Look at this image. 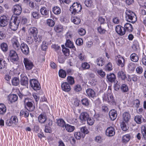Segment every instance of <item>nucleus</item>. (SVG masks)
<instances>
[{"instance_id": "obj_1", "label": "nucleus", "mask_w": 146, "mask_h": 146, "mask_svg": "<svg viewBox=\"0 0 146 146\" xmlns=\"http://www.w3.org/2000/svg\"><path fill=\"white\" fill-rule=\"evenodd\" d=\"M25 108L29 111H33L35 109L33 101L31 98H25L24 100Z\"/></svg>"}, {"instance_id": "obj_2", "label": "nucleus", "mask_w": 146, "mask_h": 146, "mask_svg": "<svg viewBox=\"0 0 146 146\" xmlns=\"http://www.w3.org/2000/svg\"><path fill=\"white\" fill-rule=\"evenodd\" d=\"M21 17L20 16H16L15 17L13 21H10L9 26L10 29L13 31L17 30L20 22Z\"/></svg>"}, {"instance_id": "obj_3", "label": "nucleus", "mask_w": 146, "mask_h": 146, "mask_svg": "<svg viewBox=\"0 0 146 146\" xmlns=\"http://www.w3.org/2000/svg\"><path fill=\"white\" fill-rule=\"evenodd\" d=\"M125 19L127 21L134 23L136 21L135 14L130 10H127L126 12Z\"/></svg>"}, {"instance_id": "obj_4", "label": "nucleus", "mask_w": 146, "mask_h": 146, "mask_svg": "<svg viewBox=\"0 0 146 146\" xmlns=\"http://www.w3.org/2000/svg\"><path fill=\"white\" fill-rule=\"evenodd\" d=\"M82 9L81 5L76 2L74 3L72 6H70V10L72 14L75 15L81 12Z\"/></svg>"}, {"instance_id": "obj_5", "label": "nucleus", "mask_w": 146, "mask_h": 146, "mask_svg": "<svg viewBox=\"0 0 146 146\" xmlns=\"http://www.w3.org/2000/svg\"><path fill=\"white\" fill-rule=\"evenodd\" d=\"M29 83L31 87L35 90H39L41 88L40 85L38 80L35 79H30Z\"/></svg>"}, {"instance_id": "obj_6", "label": "nucleus", "mask_w": 146, "mask_h": 146, "mask_svg": "<svg viewBox=\"0 0 146 146\" xmlns=\"http://www.w3.org/2000/svg\"><path fill=\"white\" fill-rule=\"evenodd\" d=\"M9 56L10 58V60L12 62H16L19 60V57L18 54L16 51L13 50H10Z\"/></svg>"}, {"instance_id": "obj_7", "label": "nucleus", "mask_w": 146, "mask_h": 146, "mask_svg": "<svg viewBox=\"0 0 146 146\" xmlns=\"http://www.w3.org/2000/svg\"><path fill=\"white\" fill-rule=\"evenodd\" d=\"M23 62L25 68L27 70H30L32 69L34 66L33 62L28 58H24Z\"/></svg>"}, {"instance_id": "obj_8", "label": "nucleus", "mask_w": 146, "mask_h": 146, "mask_svg": "<svg viewBox=\"0 0 146 146\" xmlns=\"http://www.w3.org/2000/svg\"><path fill=\"white\" fill-rule=\"evenodd\" d=\"M115 61H117V63L118 65L121 67L125 66V59L123 57L120 55H118L115 56Z\"/></svg>"}, {"instance_id": "obj_9", "label": "nucleus", "mask_w": 146, "mask_h": 146, "mask_svg": "<svg viewBox=\"0 0 146 146\" xmlns=\"http://www.w3.org/2000/svg\"><path fill=\"white\" fill-rule=\"evenodd\" d=\"M18 121L17 117L16 116H12L10 119H8L6 122V124L9 126H12L14 124H15Z\"/></svg>"}, {"instance_id": "obj_10", "label": "nucleus", "mask_w": 146, "mask_h": 146, "mask_svg": "<svg viewBox=\"0 0 146 146\" xmlns=\"http://www.w3.org/2000/svg\"><path fill=\"white\" fill-rule=\"evenodd\" d=\"M20 48L21 49L22 52L25 55H28L29 54L30 51L28 45L24 42L22 43L21 45Z\"/></svg>"}, {"instance_id": "obj_11", "label": "nucleus", "mask_w": 146, "mask_h": 146, "mask_svg": "<svg viewBox=\"0 0 146 146\" xmlns=\"http://www.w3.org/2000/svg\"><path fill=\"white\" fill-rule=\"evenodd\" d=\"M103 101L108 102H113L114 100L113 95L111 94H104L102 97Z\"/></svg>"}, {"instance_id": "obj_12", "label": "nucleus", "mask_w": 146, "mask_h": 146, "mask_svg": "<svg viewBox=\"0 0 146 146\" xmlns=\"http://www.w3.org/2000/svg\"><path fill=\"white\" fill-rule=\"evenodd\" d=\"M13 47L15 49L18 50L20 49L21 46L16 37H14L11 40Z\"/></svg>"}, {"instance_id": "obj_13", "label": "nucleus", "mask_w": 146, "mask_h": 146, "mask_svg": "<svg viewBox=\"0 0 146 146\" xmlns=\"http://www.w3.org/2000/svg\"><path fill=\"white\" fill-rule=\"evenodd\" d=\"M13 12L15 15H19L21 13L22 8L21 6L19 5H14L13 8Z\"/></svg>"}, {"instance_id": "obj_14", "label": "nucleus", "mask_w": 146, "mask_h": 146, "mask_svg": "<svg viewBox=\"0 0 146 146\" xmlns=\"http://www.w3.org/2000/svg\"><path fill=\"white\" fill-rule=\"evenodd\" d=\"M17 96L15 94H10L7 97V99L8 101V103L11 104L13 103L16 101L18 100Z\"/></svg>"}, {"instance_id": "obj_15", "label": "nucleus", "mask_w": 146, "mask_h": 146, "mask_svg": "<svg viewBox=\"0 0 146 146\" xmlns=\"http://www.w3.org/2000/svg\"><path fill=\"white\" fill-rule=\"evenodd\" d=\"M61 87L62 90L66 92H68L71 90L70 85L67 82H65L62 83L61 84Z\"/></svg>"}, {"instance_id": "obj_16", "label": "nucleus", "mask_w": 146, "mask_h": 146, "mask_svg": "<svg viewBox=\"0 0 146 146\" xmlns=\"http://www.w3.org/2000/svg\"><path fill=\"white\" fill-rule=\"evenodd\" d=\"M106 135L109 137L113 136L115 134V129L113 127H110L108 128L106 130Z\"/></svg>"}, {"instance_id": "obj_17", "label": "nucleus", "mask_w": 146, "mask_h": 146, "mask_svg": "<svg viewBox=\"0 0 146 146\" xmlns=\"http://www.w3.org/2000/svg\"><path fill=\"white\" fill-rule=\"evenodd\" d=\"M115 30L116 32L121 36L124 35L125 33V30L124 27L120 25L116 26Z\"/></svg>"}, {"instance_id": "obj_18", "label": "nucleus", "mask_w": 146, "mask_h": 146, "mask_svg": "<svg viewBox=\"0 0 146 146\" xmlns=\"http://www.w3.org/2000/svg\"><path fill=\"white\" fill-rule=\"evenodd\" d=\"M89 116V115L88 113L84 112L81 113L79 117L80 119L83 122L86 121Z\"/></svg>"}, {"instance_id": "obj_19", "label": "nucleus", "mask_w": 146, "mask_h": 146, "mask_svg": "<svg viewBox=\"0 0 146 146\" xmlns=\"http://www.w3.org/2000/svg\"><path fill=\"white\" fill-rule=\"evenodd\" d=\"M29 36H32V37L37 35L38 31L37 28L36 27H31L28 30Z\"/></svg>"}, {"instance_id": "obj_20", "label": "nucleus", "mask_w": 146, "mask_h": 146, "mask_svg": "<svg viewBox=\"0 0 146 146\" xmlns=\"http://www.w3.org/2000/svg\"><path fill=\"white\" fill-rule=\"evenodd\" d=\"M5 16H1L0 17V26L4 27L8 24V21Z\"/></svg>"}, {"instance_id": "obj_21", "label": "nucleus", "mask_w": 146, "mask_h": 146, "mask_svg": "<svg viewBox=\"0 0 146 146\" xmlns=\"http://www.w3.org/2000/svg\"><path fill=\"white\" fill-rule=\"evenodd\" d=\"M21 78L20 83L21 85L27 86H28L29 84V79L27 76H24L21 77Z\"/></svg>"}, {"instance_id": "obj_22", "label": "nucleus", "mask_w": 146, "mask_h": 146, "mask_svg": "<svg viewBox=\"0 0 146 146\" xmlns=\"http://www.w3.org/2000/svg\"><path fill=\"white\" fill-rule=\"evenodd\" d=\"M87 96L89 98H94L95 96L96 93L91 88L88 89L86 91Z\"/></svg>"}, {"instance_id": "obj_23", "label": "nucleus", "mask_w": 146, "mask_h": 146, "mask_svg": "<svg viewBox=\"0 0 146 146\" xmlns=\"http://www.w3.org/2000/svg\"><path fill=\"white\" fill-rule=\"evenodd\" d=\"M47 117L45 114L41 113L38 117V120L41 123H44L46 120Z\"/></svg>"}, {"instance_id": "obj_24", "label": "nucleus", "mask_w": 146, "mask_h": 146, "mask_svg": "<svg viewBox=\"0 0 146 146\" xmlns=\"http://www.w3.org/2000/svg\"><path fill=\"white\" fill-rule=\"evenodd\" d=\"M56 123L57 125L61 128L64 127L66 123L64 120L62 118L56 119Z\"/></svg>"}, {"instance_id": "obj_25", "label": "nucleus", "mask_w": 146, "mask_h": 146, "mask_svg": "<svg viewBox=\"0 0 146 146\" xmlns=\"http://www.w3.org/2000/svg\"><path fill=\"white\" fill-rule=\"evenodd\" d=\"M109 115L111 119L112 120H114L117 116L116 111L114 109L111 110L109 113Z\"/></svg>"}, {"instance_id": "obj_26", "label": "nucleus", "mask_w": 146, "mask_h": 146, "mask_svg": "<svg viewBox=\"0 0 146 146\" xmlns=\"http://www.w3.org/2000/svg\"><path fill=\"white\" fill-rule=\"evenodd\" d=\"M65 44L66 47L72 48L75 51L76 50V48L74 45L73 42L71 40H66Z\"/></svg>"}, {"instance_id": "obj_27", "label": "nucleus", "mask_w": 146, "mask_h": 146, "mask_svg": "<svg viewBox=\"0 0 146 146\" xmlns=\"http://www.w3.org/2000/svg\"><path fill=\"white\" fill-rule=\"evenodd\" d=\"M81 102L84 107H88L90 105V101L87 98H85L81 100Z\"/></svg>"}, {"instance_id": "obj_28", "label": "nucleus", "mask_w": 146, "mask_h": 146, "mask_svg": "<svg viewBox=\"0 0 146 146\" xmlns=\"http://www.w3.org/2000/svg\"><path fill=\"white\" fill-rule=\"evenodd\" d=\"M124 28L125 30L128 31L129 32H132L133 30L132 25L129 23H126L125 24L124 26Z\"/></svg>"}, {"instance_id": "obj_29", "label": "nucleus", "mask_w": 146, "mask_h": 146, "mask_svg": "<svg viewBox=\"0 0 146 146\" xmlns=\"http://www.w3.org/2000/svg\"><path fill=\"white\" fill-rule=\"evenodd\" d=\"M107 77L109 82L115 83L116 77L115 75L113 73H110V74L107 75Z\"/></svg>"}, {"instance_id": "obj_30", "label": "nucleus", "mask_w": 146, "mask_h": 146, "mask_svg": "<svg viewBox=\"0 0 146 146\" xmlns=\"http://www.w3.org/2000/svg\"><path fill=\"white\" fill-rule=\"evenodd\" d=\"M40 11L42 15L45 16L46 17H48L49 10L47 8L43 7L40 9Z\"/></svg>"}, {"instance_id": "obj_31", "label": "nucleus", "mask_w": 146, "mask_h": 146, "mask_svg": "<svg viewBox=\"0 0 146 146\" xmlns=\"http://www.w3.org/2000/svg\"><path fill=\"white\" fill-rule=\"evenodd\" d=\"M64 127L66 130L68 132H73L75 129V127L67 123L65 125Z\"/></svg>"}, {"instance_id": "obj_32", "label": "nucleus", "mask_w": 146, "mask_h": 146, "mask_svg": "<svg viewBox=\"0 0 146 146\" xmlns=\"http://www.w3.org/2000/svg\"><path fill=\"white\" fill-rule=\"evenodd\" d=\"M117 77L122 80H125L127 78L125 73L123 71H119L117 72Z\"/></svg>"}, {"instance_id": "obj_33", "label": "nucleus", "mask_w": 146, "mask_h": 146, "mask_svg": "<svg viewBox=\"0 0 146 146\" xmlns=\"http://www.w3.org/2000/svg\"><path fill=\"white\" fill-rule=\"evenodd\" d=\"M0 47L1 49L4 52H6L8 50V44L5 42H3L0 44Z\"/></svg>"}, {"instance_id": "obj_34", "label": "nucleus", "mask_w": 146, "mask_h": 146, "mask_svg": "<svg viewBox=\"0 0 146 146\" xmlns=\"http://www.w3.org/2000/svg\"><path fill=\"white\" fill-rule=\"evenodd\" d=\"M7 108L5 105L3 103L0 104V115H3L6 113Z\"/></svg>"}, {"instance_id": "obj_35", "label": "nucleus", "mask_w": 146, "mask_h": 146, "mask_svg": "<svg viewBox=\"0 0 146 146\" xmlns=\"http://www.w3.org/2000/svg\"><path fill=\"white\" fill-rule=\"evenodd\" d=\"M72 22L76 25H78L80 23L81 20L80 17L78 16H72L71 18Z\"/></svg>"}, {"instance_id": "obj_36", "label": "nucleus", "mask_w": 146, "mask_h": 146, "mask_svg": "<svg viewBox=\"0 0 146 146\" xmlns=\"http://www.w3.org/2000/svg\"><path fill=\"white\" fill-rule=\"evenodd\" d=\"M130 118V115L128 112L124 113L123 115V121L126 122H128Z\"/></svg>"}, {"instance_id": "obj_37", "label": "nucleus", "mask_w": 146, "mask_h": 146, "mask_svg": "<svg viewBox=\"0 0 146 146\" xmlns=\"http://www.w3.org/2000/svg\"><path fill=\"white\" fill-rule=\"evenodd\" d=\"M80 131L83 134L82 135V137L84 138L85 136V135L88 133L89 131L86 127V126L82 127L80 128Z\"/></svg>"}, {"instance_id": "obj_38", "label": "nucleus", "mask_w": 146, "mask_h": 146, "mask_svg": "<svg viewBox=\"0 0 146 146\" xmlns=\"http://www.w3.org/2000/svg\"><path fill=\"white\" fill-rule=\"evenodd\" d=\"M62 51L64 54L66 56H68L70 54V50L69 49L65 47L64 45L62 46Z\"/></svg>"}, {"instance_id": "obj_39", "label": "nucleus", "mask_w": 146, "mask_h": 146, "mask_svg": "<svg viewBox=\"0 0 146 146\" xmlns=\"http://www.w3.org/2000/svg\"><path fill=\"white\" fill-rule=\"evenodd\" d=\"M11 82L13 86H17L19 84V78L15 77L11 80Z\"/></svg>"}, {"instance_id": "obj_40", "label": "nucleus", "mask_w": 146, "mask_h": 146, "mask_svg": "<svg viewBox=\"0 0 146 146\" xmlns=\"http://www.w3.org/2000/svg\"><path fill=\"white\" fill-rule=\"evenodd\" d=\"M7 64L4 60L0 58V70L2 69H6Z\"/></svg>"}, {"instance_id": "obj_41", "label": "nucleus", "mask_w": 146, "mask_h": 146, "mask_svg": "<svg viewBox=\"0 0 146 146\" xmlns=\"http://www.w3.org/2000/svg\"><path fill=\"white\" fill-rule=\"evenodd\" d=\"M131 60L134 62H137L139 60V58L138 56L135 53L131 54L130 56Z\"/></svg>"}, {"instance_id": "obj_42", "label": "nucleus", "mask_w": 146, "mask_h": 146, "mask_svg": "<svg viewBox=\"0 0 146 146\" xmlns=\"http://www.w3.org/2000/svg\"><path fill=\"white\" fill-rule=\"evenodd\" d=\"M58 75L60 77L64 78L66 76V72L62 69H60L58 71Z\"/></svg>"}, {"instance_id": "obj_43", "label": "nucleus", "mask_w": 146, "mask_h": 146, "mask_svg": "<svg viewBox=\"0 0 146 146\" xmlns=\"http://www.w3.org/2000/svg\"><path fill=\"white\" fill-rule=\"evenodd\" d=\"M20 116H23L25 118H27L29 115V112L25 110H22L21 111L20 113Z\"/></svg>"}, {"instance_id": "obj_44", "label": "nucleus", "mask_w": 146, "mask_h": 146, "mask_svg": "<svg viewBox=\"0 0 146 146\" xmlns=\"http://www.w3.org/2000/svg\"><path fill=\"white\" fill-rule=\"evenodd\" d=\"M34 41L36 43H40L41 42L42 40V36H41L38 35L33 36Z\"/></svg>"}, {"instance_id": "obj_45", "label": "nucleus", "mask_w": 146, "mask_h": 146, "mask_svg": "<svg viewBox=\"0 0 146 146\" xmlns=\"http://www.w3.org/2000/svg\"><path fill=\"white\" fill-rule=\"evenodd\" d=\"M121 90L123 92L125 93L129 91V88L127 85L126 84H123L120 87Z\"/></svg>"}, {"instance_id": "obj_46", "label": "nucleus", "mask_w": 146, "mask_h": 146, "mask_svg": "<svg viewBox=\"0 0 146 146\" xmlns=\"http://www.w3.org/2000/svg\"><path fill=\"white\" fill-rule=\"evenodd\" d=\"M67 82L70 85H72L75 83L74 78L71 76H68L67 77Z\"/></svg>"}, {"instance_id": "obj_47", "label": "nucleus", "mask_w": 146, "mask_h": 146, "mask_svg": "<svg viewBox=\"0 0 146 146\" xmlns=\"http://www.w3.org/2000/svg\"><path fill=\"white\" fill-rule=\"evenodd\" d=\"M131 138V135L129 134H126L122 137V141L123 142L126 143L128 142Z\"/></svg>"}, {"instance_id": "obj_48", "label": "nucleus", "mask_w": 146, "mask_h": 146, "mask_svg": "<svg viewBox=\"0 0 146 146\" xmlns=\"http://www.w3.org/2000/svg\"><path fill=\"white\" fill-rule=\"evenodd\" d=\"M127 122L123 121L120 125L121 129L123 131H126L128 129V127L127 125Z\"/></svg>"}, {"instance_id": "obj_49", "label": "nucleus", "mask_w": 146, "mask_h": 146, "mask_svg": "<svg viewBox=\"0 0 146 146\" xmlns=\"http://www.w3.org/2000/svg\"><path fill=\"white\" fill-rule=\"evenodd\" d=\"M52 11L55 15H58L61 13V9L60 8L58 7H54L52 8Z\"/></svg>"}, {"instance_id": "obj_50", "label": "nucleus", "mask_w": 146, "mask_h": 146, "mask_svg": "<svg viewBox=\"0 0 146 146\" xmlns=\"http://www.w3.org/2000/svg\"><path fill=\"white\" fill-rule=\"evenodd\" d=\"M63 29L62 25H58L54 27V30L57 33H59L62 31Z\"/></svg>"}, {"instance_id": "obj_51", "label": "nucleus", "mask_w": 146, "mask_h": 146, "mask_svg": "<svg viewBox=\"0 0 146 146\" xmlns=\"http://www.w3.org/2000/svg\"><path fill=\"white\" fill-rule=\"evenodd\" d=\"M81 67L83 70L88 69L90 68V65L87 62L83 63L82 64Z\"/></svg>"}, {"instance_id": "obj_52", "label": "nucleus", "mask_w": 146, "mask_h": 146, "mask_svg": "<svg viewBox=\"0 0 146 146\" xmlns=\"http://www.w3.org/2000/svg\"><path fill=\"white\" fill-rule=\"evenodd\" d=\"M47 25L50 27H53L55 24V22L52 19H49L47 20Z\"/></svg>"}, {"instance_id": "obj_53", "label": "nucleus", "mask_w": 146, "mask_h": 146, "mask_svg": "<svg viewBox=\"0 0 146 146\" xmlns=\"http://www.w3.org/2000/svg\"><path fill=\"white\" fill-rule=\"evenodd\" d=\"M88 124L89 125H92L94 123V120L93 118L90 117V116L86 120Z\"/></svg>"}, {"instance_id": "obj_54", "label": "nucleus", "mask_w": 146, "mask_h": 146, "mask_svg": "<svg viewBox=\"0 0 146 146\" xmlns=\"http://www.w3.org/2000/svg\"><path fill=\"white\" fill-rule=\"evenodd\" d=\"M85 5L88 7H91L93 6L92 1H85Z\"/></svg>"}, {"instance_id": "obj_55", "label": "nucleus", "mask_w": 146, "mask_h": 146, "mask_svg": "<svg viewBox=\"0 0 146 146\" xmlns=\"http://www.w3.org/2000/svg\"><path fill=\"white\" fill-rule=\"evenodd\" d=\"M105 69L107 71H111L113 69V67L112 64L110 62H109L106 66Z\"/></svg>"}, {"instance_id": "obj_56", "label": "nucleus", "mask_w": 146, "mask_h": 146, "mask_svg": "<svg viewBox=\"0 0 146 146\" xmlns=\"http://www.w3.org/2000/svg\"><path fill=\"white\" fill-rule=\"evenodd\" d=\"M82 90V87L79 84H77L74 87V90L76 92H79Z\"/></svg>"}, {"instance_id": "obj_57", "label": "nucleus", "mask_w": 146, "mask_h": 146, "mask_svg": "<svg viewBox=\"0 0 146 146\" xmlns=\"http://www.w3.org/2000/svg\"><path fill=\"white\" fill-rule=\"evenodd\" d=\"M32 16L35 19H38L40 16L39 13L38 12H33L32 13Z\"/></svg>"}, {"instance_id": "obj_58", "label": "nucleus", "mask_w": 146, "mask_h": 146, "mask_svg": "<svg viewBox=\"0 0 146 146\" xmlns=\"http://www.w3.org/2000/svg\"><path fill=\"white\" fill-rule=\"evenodd\" d=\"M82 134L80 131L76 132L74 133V136L77 139H80L82 137Z\"/></svg>"}, {"instance_id": "obj_59", "label": "nucleus", "mask_w": 146, "mask_h": 146, "mask_svg": "<svg viewBox=\"0 0 146 146\" xmlns=\"http://www.w3.org/2000/svg\"><path fill=\"white\" fill-rule=\"evenodd\" d=\"M136 66V64L133 62L129 63L128 65V67L129 69L131 71H134Z\"/></svg>"}, {"instance_id": "obj_60", "label": "nucleus", "mask_w": 146, "mask_h": 146, "mask_svg": "<svg viewBox=\"0 0 146 146\" xmlns=\"http://www.w3.org/2000/svg\"><path fill=\"white\" fill-rule=\"evenodd\" d=\"M141 115H136L134 118L135 122L137 123L140 124L141 123Z\"/></svg>"}, {"instance_id": "obj_61", "label": "nucleus", "mask_w": 146, "mask_h": 146, "mask_svg": "<svg viewBox=\"0 0 146 146\" xmlns=\"http://www.w3.org/2000/svg\"><path fill=\"white\" fill-rule=\"evenodd\" d=\"M33 38L32 36H29L27 39V42L28 44H30L33 42Z\"/></svg>"}, {"instance_id": "obj_62", "label": "nucleus", "mask_w": 146, "mask_h": 146, "mask_svg": "<svg viewBox=\"0 0 146 146\" xmlns=\"http://www.w3.org/2000/svg\"><path fill=\"white\" fill-rule=\"evenodd\" d=\"M78 33L81 36H82L85 34L86 32L84 29L81 28L78 29Z\"/></svg>"}, {"instance_id": "obj_63", "label": "nucleus", "mask_w": 146, "mask_h": 146, "mask_svg": "<svg viewBox=\"0 0 146 146\" xmlns=\"http://www.w3.org/2000/svg\"><path fill=\"white\" fill-rule=\"evenodd\" d=\"M141 132L144 139L146 140V126L142 127Z\"/></svg>"}, {"instance_id": "obj_64", "label": "nucleus", "mask_w": 146, "mask_h": 146, "mask_svg": "<svg viewBox=\"0 0 146 146\" xmlns=\"http://www.w3.org/2000/svg\"><path fill=\"white\" fill-rule=\"evenodd\" d=\"M136 70L137 73L140 74L143 72V69L141 66H138L136 68Z\"/></svg>"}]
</instances>
